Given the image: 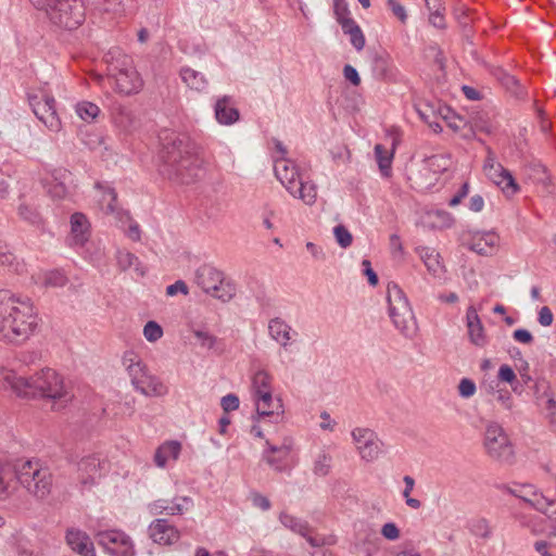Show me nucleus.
I'll return each mask as SVG.
<instances>
[{
    "label": "nucleus",
    "mask_w": 556,
    "mask_h": 556,
    "mask_svg": "<svg viewBox=\"0 0 556 556\" xmlns=\"http://www.w3.org/2000/svg\"><path fill=\"white\" fill-rule=\"evenodd\" d=\"M39 324L37 308L28 296L0 290V341L21 345L36 333Z\"/></svg>",
    "instance_id": "nucleus-1"
},
{
    "label": "nucleus",
    "mask_w": 556,
    "mask_h": 556,
    "mask_svg": "<svg viewBox=\"0 0 556 556\" xmlns=\"http://www.w3.org/2000/svg\"><path fill=\"white\" fill-rule=\"evenodd\" d=\"M160 173L170 180L189 184L203 165L199 148L191 141L178 140L167 147L162 155Z\"/></svg>",
    "instance_id": "nucleus-2"
},
{
    "label": "nucleus",
    "mask_w": 556,
    "mask_h": 556,
    "mask_svg": "<svg viewBox=\"0 0 556 556\" xmlns=\"http://www.w3.org/2000/svg\"><path fill=\"white\" fill-rule=\"evenodd\" d=\"M103 60L106 64V80L112 89L121 96L137 94L143 88V79L131 56L121 49L109 50Z\"/></svg>",
    "instance_id": "nucleus-3"
},
{
    "label": "nucleus",
    "mask_w": 556,
    "mask_h": 556,
    "mask_svg": "<svg viewBox=\"0 0 556 556\" xmlns=\"http://www.w3.org/2000/svg\"><path fill=\"white\" fill-rule=\"evenodd\" d=\"M74 395L64 378L52 368H42L28 377V400L45 399L52 403L54 410L66 407Z\"/></svg>",
    "instance_id": "nucleus-4"
},
{
    "label": "nucleus",
    "mask_w": 556,
    "mask_h": 556,
    "mask_svg": "<svg viewBox=\"0 0 556 556\" xmlns=\"http://www.w3.org/2000/svg\"><path fill=\"white\" fill-rule=\"evenodd\" d=\"M277 179L295 199L313 205L317 199L316 185L308 180L290 159H278L274 165Z\"/></svg>",
    "instance_id": "nucleus-5"
},
{
    "label": "nucleus",
    "mask_w": 556,
    "mask_h": 556,
    "mask_svg": "<svg viewBox=\"0 0 556 556\" xmlns=\"http://www.w3.org/2000/svg\"><path fill=\"white\" fill-rule=\"evenodd\" d=\"M33 5L46 12L54 25L75 29L85 21V5L81 0H29Z\"/></svg>",
    "instance_id": "nucleus-6"
},
{
    "label": "nucleus",
    "mask_w": 556,
    "mask_h": 556,
    "mask_svg": "<svg viewBox=\"0 0 556 556\" xmlns=\"http://www.w3.org/2000/svg\"><path fill=\"white\" fill-rule=\"evenodd\" d=\"M16 479L29 494L43 500L50 495L53 488V473L39 460L22 462L16 468Z\"/></svg>",
    "instance_id": "nucleus-7"
},
{
    "label": "nucleus",
    "mask_w": 556,
    "mask_h": 556,
    "mask_svg": "<svg viewBox=\"0 0 556 556\" xmlns=\"http://www.w3.org/2000/svg\"><path fill=\"white\" fill-rule=\"evenodd\" d=\"M27 100L33 113L50 131L61 130L62 123L56 113V102L48 84L30 87Z\"/></svg>",
    "instance_id": "nucleus-8"
},
{
    "label": "nucleus",
    "mask_w": 556,
    "mask_h": 556,
    "mask_svg": "<svg viewBox=\"0 0 556 556\" xmlns=\"http://www.w3.org/2000/svg\"><path fill=\"white\" fill-rule=\"evenodd\" d=\"M388 312L394 327L405 337L410 338L415 332V318L405 292L396 285L389 283L387 288Z\"/></svg>",
    "instance_id": "nucleus-9"
},
{
    "label": "nucleus",
    "mask_w": 556,
    "mask_h": 556,
    "mask_svg": "<svg viewBox=\"0 0 556 556\" xmlns=\"http://www.w3.org/2000/svg\"><path fill=\"white\" fill-rule=\"evenodd\" d=\"M194 283L206 294L222 301H230L236 293L232 283L225 280L223 271L212 265H201L194 273Z\"/></svg>",
    "instance_id": "nucleus-10"
},
{
    "label": "nucleus",
    "mask_w": 556,
    "mask_h": 556,
    "mask_svg": "<svg viewBox=\"0 0 556 556\" xmlns=\"http://www.w3.org/2000/svg\"><path fill=\"white\" fill-rule=\"evenodd\" d=\"M485 453L494 460L511 465L515 462V447L504 428L497 422H489L483 434Z\"/></svg>",
    "instance_id": "nucleus-11"
},
{
    "label": "nucleus",
    "mask_w": 556,
    "mask_h": 556,
    "mask_svg": "<svg viewBox=\"0 0 556 556\" xmlns=\"http://www.w3.org/2000/svg\"><path fill=\"white\" fill-rule=\"evenodd\" d=\"M263 458L276 471H290L298 463L293 439L286 438L280 445L266 441Z\"/></svg>",
    "instance_id": "nucleus-12"
},
{
    "label": "nucleus",
    "mask_w": 556,
    "mask_h": 556,
    "mask_svg": "<svg viewBox=\"0 0 556 556\" xmlns=\"http://www.w3.org/2000/svg\"><path fill=\"white\" fill-rule=\"evenodd\" d=\"M483 172L495 184L506 198H511L520 191V187L511 173L496 162L494 153L489 150L484 160Z\"/></svg>",
    "instance_id": "nucleus-13"
},
{
    "label": "nucleus",
    "mask_w": 556,
    "mask_h": 556,
    "mask_svg": "<svg viewBox=\"0 0 556 556\" xmlns=\"http://www.w3.org/2000/svg\"><path fill=\"white\" fill-rule=\"evenodd\" d=\"M352 442L361 459L372 463L382 454V441L377 433L366 427H356L351 432Z\"/></svg>",
    "instance_id": "nucleus-14"
},
{
    "label": "nucleus",
    "mask_w": 556,
    "mask_h": 556,
    "mask_svg": "<svg viewBox=\"0 0 556 556\" xmlns=\"http://www.w3.org/2000/svg\"><path fill=\"white\" fill-rule=\"evenodd\" d=\"M100 546L111 556H135L131 538L118 529L102 530L96 533Z\"/></svg>",
    "instance_id": "nucleus-15"
},
{
    "label": "nucleus",
    "mask_w": 556,
    "mask_h": 556,
    "mask_svg": "<svg viewBox=\"0 0 556 556\" xmlns=\"http://www.w3.org/2000/svg\"><path fill=\"white\" fill-rule=\"evenodd\" d=\"M256 412V420L269 418L273 422L283 419L285 406L280 395H274V391L262 393L251 399Z\"/></svg>",
    "instance_id": "nucleus-16"
},
{
    "label": "nucleus",
    "mask_w": 556,
    "mask_h": 556,
    "mask_svg": "<svg viewBox=\"0 0 556 556\" xmlns=\"http://www.w3.org/2000/svg\"><path fill=\"white\" fill-rule=\"evenodd\" d=\"M72 174L63 168L54 169L43 178V188L53 200H64L72 195Z\"/></svg>",
    "instance_id": "nucleus-17"
},
{
    "label": "nucleus",
    "mask_w": 556,
    "mask_h": 556,
    "mask_svg": "<svg viewBox=\"0 0 556 556\" xmlns=\"http://www.w3.org/2000/svg\"><path fill=\"white\" fill-rule=\"evenodd\" d=\"M105 463L97 455H89L78 463L77 480L81 490H90L103 475Z\"/></svg>",
    "instance_id": "nucleus-18"
},
{
    "label": "nucleus",
    "mask_w": 556,
    "mask_h": 556,
    "mask_svg": "<svg viewBox=\"0 0 556 556\" xmlns=\"http://www.w3.org/2000/svg\"><path fill=\"white\" fill-rule=\"evenodd\" d=\"M268 337L282 350L288 351L298 337V331L281 317H273L267 325Z\"/></svg>",
    "instance_id": "nucleus-19"
},
{
    "label": "nucleus",
    "mask_w": 556,
    "mask_h": 556,
    "mask_svg": "<svg viewBox=\"0 0 556 556\" xmlns=\"http://www.w3.org/2000/svg\"><path fill=\"white\" fill-rule=\"evenodd\" d=\"M28 377L20 375L9 365L0 366V390L9 391L21 399L27 397Z\"/></svg>",
    "instance_id": "nucleus-20"
},
{
    "label": "nucleus",
    "mask_w": 556,
    "mask_h": 556,
    "mask_svg": "<svg viewBox=\"0 0 556 556\" xmlns=\"http://www.w3.org/2000/svg\"><path fill=\"white\" fill-rule=\"evenodd\" d=\"M279 521L285 528L306 539L308 544L313 547H319L326 544V539L320 535H313L308 522L301 518L282 511L279 515Z\"/></svg>",
    "instance_id": "nucleus-21"
},
{
    "label": "nucleus",
    "mask_w": 556,
    "mask_h": 556,
    "mask_svg": "<svg viewBox=\"0 0 556 556\" xmlns=\"http://www.w3.org/2000/svg\"><path fill=\"white\" fill-rule=\"evenodd\" d=\"M465 321L469 342L477 348L486 346L489 337L475 305L467 307Z\"/></svg>",
    "instance_id": "nucleus-22"
},
{
    "label": "nucleus",
    "mask_w": 556,
    "mask_h": 556,
    "mask_svg": "<svg viewBox=\"0 0 556 556\" xmlns=\"http://www.w3.org/2000/svg\"><path fill=\"white\" fill-rule=\"evenodd\" d=\"M501 238L494 231H478L471 235L468 248L484 256L494 255L500 249Z\"/></svg>",
    "instance_id": "nucleus-23"
},
{
    "label": "nucleus",
    "mask_w": 556,
    "mask_h": 556,
    "mask_svg": "<svg viewBox=\"0 0 556 556\" xmlns=\"http://www.w3.org/2000/svg\"><path fill=\"white\" fill-rule=\"evenodd\" d=\"M391 147L388 148L384 144L378 143L375 146V159L378 164L379 170L383 177H390L392 173V162L396 147L401 141L400 135L394 131L390 134Z\"/></svg>",
    "instance_id": "nucleus-24"
},
{
    "label": "nucleus",
    "mask_w": 556,
    "mask_h": 556,
    "mask_svg": "<svg viewBox=\"0 0 556 556\" xmlns=\"http://www.w3.org/2000/svg\"><path fill=\"white\" fill-rule=\"evenodd\" d=\"M66 544L80 556H96V548L90 536L78 528H70L65 535Z\"/></svg>",
    "instance_id": "nucleus-25"
},
{
    "label": "nucleus",
    "mask_w": 556,
    "mask_h": 556,
    "mask_svg": "<svg viewBox=\"0 0 556 556\" xmlns=\"http://www.w3.org/2000/svg\"><path fill=\"white\" fill-rule=\"evenodd\" d=\"M149 534L154 543L161 545H172L179 538V531L165 519H156L149 526Z\"/></svg>",
    "instance_id": "nucleus-26"
},
{
    "label": "nucleus",
    "mask_w": 556,
    "mask_h": 556,
    "mask_svg": "<svg viewBox=\"0 0 556 556\" xmlns=\"http://www.w3.org/2000/svg\"><path fill=\"white\" fill-rule=\"evenodd\" d=\"M192 506V500L186 496L176 497L173 502L157 500L149 505L152 515H181Z\"/></svg>",
    "instance_id": "nucleus-27"
},
{
    "label": "nucleus",
    "mask_w": 556,
    "mask_h": 556,
    "mask_svg": "<svg viewBox=\"0 0 556 556\" xmlns=\"http://www.w3.org/2000/svg\"><path fill=\"white\" fill-rule=\"evenodd\" d=\"M214 113L216 121L222 125H232L240 117L239 111L229 96H223L216 100Z\"/></svg>",
    "instance_id": "nucleus-28"
},
{
    "label": "nucleus",
    "mask_w": 556,
    "mask_h": 556,
    "mask_svg": "<svg viewBox=\"0 0 556 556\" xmlns=\"http://www.w3.org/2000/svg\"><path fill=\"white\" fill-rule=\"evenodd\" d=\"M122 363L134 387L149 374L147 365L135 351H126L123 355Z\"/></svg>",
    "instance_id": "nucleus-29"
},
{
    "label": "nucleus",
    "mask_w": 556,
    "mask_h": 556,
    "mask_svg": "<svg viewBox=\"0 0 556 556\" xmlns=\"http://www.w3.org/2000/svg\"><path fill=\"white\" fill-rule=\"evenodd\" d=\"M89 235L90 224L87 217L81 213H74L71 217V244L77 247L84 245Z\"/></svg>",
    "instance_id": "nucleus-30"
},
{
    "label": "nucleus",
    "mask_w": 556,
    "mask_h": 556,
    "mask_svg": "<svg viewBox=\"0 0 556 556\" xmlns=\"http://www.w3.org/2000/svg\"><path fill=\"white\" fill-rule=\"evenodd\" d=\"M181 453V444L178 441H165L154 454V463L157 467L164 468L176 462Z\"/></svg>",
    "instance_id": "nucleus-31"
},
{
    "label": "nucleus",
    "mask_w": 556,
    "mask_h": 556,
    "mask_svg": "<svg viewBox=\"0 0 556 556\" xmlns=\"http://www.w3.org/2000/svg\"><path fill=\"white\" fill-rule=\"evenodd\" d=\"M453 164L452 157L445 153L433 154L424 159L422 168L426 177L439 176L446 172Z\"/></svg>",
    "instance_id": "nucleus-32"
},
{
    "label": "nucleus",
    "mask_w": 556,
    "mask_h": 556,
    "mask_svg": "<svg viewBox=\"0 0 556 556\" xmlns=\"http://www.w3.org/2000/svg\"><path fill=\"white\" fill-rule=\"evenodd\" d=\"M96 189L99 194V205L102 212L106 215H119L123 211L117 207L116 192L108 184L97 182Z\"/></svg>",
    "instance_id": "nucleus-33"
},
{
    "label": "nucleus",
    "mask_w": 556,
    "mask_h": 556,
    "mask_svg": "<svg viewBox=\"0 0 556 556\" xmlns=\"http://www.w3.org/2000/svg\"><path fill=\"white\" fill-rule=\"evenodd\" d=\"M274 391V377L266 369L256 370L251 377L250 395L251 399L262 393Z\"/></svg>",
    "instance_id": "nucleus-34"
},
{
    "label": "nucleus",
    "mask_w": 556,
    "mask_h": 556,
    "mask_svg": "<svg viewBox=\"0 0 556 556\" xmlns=\"http://www.w3.org/2000/svg\"><path fill=\"white\" fill-rule=\"evenodd\" d=\"M135 388L146 396H164L168 392L166 384L159 377L151 374L139 380Z\"/></svg>",
    "instance_id": "nucleus-35"
},
{
    "label": "nucleus",
    "mask_w": 556,
    "mask_h": 556,
    "mask_svg": "<svg viewBox=\"0 0 556 556\" xmlns=\"http://www.w3.org/2000/svg\"><path fill=\"white\" fill-rule=\"evenodd\" d=\"M179 76L189 89L197 92H204L208 87V80L205 75L189 66H182L179 71Z\"/></svg>",
    "instance_id": "nucleus-36"
},
{
    "label": "nucleus",
    "mask_w": 556,
    "mask_h": 556,
    "mask_svg": "<svg viewBox=\"0 0 556 556\" xmlns=\"http://www.w3.org/2000/svg\"><path fill=\"white\" fill-rule=\"evenodd\" d=\"M415 251L432 276H441L443 273V265L441 263L440 254L434 249L429 247H417Z\"/></svg>",
    "instance_id": "nucleus-37"
},
{
    "label": "nucleus",
    "mask_w": 556,
    "mask_h": 556,
    "mask_svg": "<svg viewBox=\"0 0 556 556\" xmlns=\"http://www.w3.org/2000/svg\"><path fill=\"white\" fill-rule=\"evenodd\" d=\"M544 493L532 483H520V491L518 498L523 501L530 507L535 509H542L543 503H545Z\"/></svg>",
    "instance_id": "nucleus-38"
},
{
    "label": "nucleus",
    "mask_w": 556,
    "mask_h": 556,
    "mask_svg": "<svg viewBox=\"0 0 556 556\" xmlns=\"http://www.w3.org/2000/svg\"><path fill=\"white\" fill-rule=\"evenodd\" d=\"M117 266L121 270H129L132 269L138 277H143L146 275V267L140 262V260L132 253L128 251H118L116 254Z\"/></svg>",
    "instance_id": "nucleus-39"
},
{
    "label": "nucleus",
    "mask_w": 556,
    "mask_h": 556,
    "mask_svg": "<svg viewBox=\"0 0 556 556\" xmlns=\"http://www.w3.org/2000/svg\"><path fill=\"white\" fill-rule=\"evenodd\" d=\"M332 469V456L327 447H321L313 457L312 470L315 476L326 477Z\"/></svg>",
    "instance_id": "nucleus-40"
},
{
    "label": "nucleus",
    "mask_w": 556,
    "mask_h": 556,
    "mask_svg": "<svg viewBox=\"0 0 556 556\" xmlns=\"http://www.w3.org/2000/svg\"><path fill=\"white\" fill-rule=\"evenodd\" d=\"M0 267L7 268L9 271L23 274L26 265L23 261H17L16 256L11 252L9 247L0 240Z\"/></svg>",
    "instance_id": "nucleus-41"
},
{
    "label": "nucleus",
    "mask_w": 556,
    "mask_h": 556,
    "mask_svg": "<svg viewBox=\"0 0 556 556\" xmlns=\"http://www.w3.org/2000/svg\"><path fill=\"white\" fill-rule=\"evenodd\" d=\"M344 35L350 37V42L355 50L362 51L366 45L365 35L359 25L352 20L340 25Z\"/></svg>",
    "instance_id": "nucleus-42"
},
{
    "label": "nucleus",
    "mask_w": 556,
    "mask_h": 556,
    "mask_svg": "<svg viewBox=\"0 0 556 556\" xmlns=\"http://www.w3.org/2000/svg\"><path fill=\"white\" fill-rule=\"evenodd\" d=\"M516 520L519 525L528 529L532 534H542L545 531V520L536 515L531 514H517Z\"/></svg>",
    "instance_id": "nucleus-43"
},
{
    "label": "nucleus",
    "mask_w": 556,
    "mask_h": 556,
    "mask_svg": "<svg viewBox=\"0 0 556 556\" xmlns=\"http://www.w3.org/2000/svg\"><path fill=\"white\" fill-rule=\"evenodd\" d=\"M376 71L378 77L384 81L395 83L399 79V70L389 59H378L376 61Z\"/></svg>",
    "instance_id": "nucleus-44"
},
{
    "label": "nucleus",
    "mask_w": 556,
    "mask_h": 556,
    "mask_svg": "<svg viewBox=\"0 0 556 556\" xmlns=\"http://www.w3.org/2000/svg\"><path fill=\"white\" fill-rule=\"evenodd\" d=\"M281 208L279 207L278 204H264L261 211L263 226L268 230H273L275 228L276 223L281 220Z\"/></svg>",
    "instance_id": "nucleus-45"
},
{
    "label": "nucleus",
    "mask_w": 556,
    "mask_h": 556,
    "mask_svg": "<svg viewBox=\"0 0 556 556\" xmlns=\"http://www.w3.org/2000/svg\"><path fill=\"white\" fill-rule=\"evenodd\" d=\"M15 479L16 471L14 472L10 466L0 464V501L11 494Z\"/></svg>",
    "instance_id": "nucleus-46"
},
{
    "label": "nucleus",
    "mask_w": 556,
    "mask_h": 556,
    "mask_svg": "<svg viewBox=\"0 0 556 556\" xmlns=\"http://www.w3.org/2000/svg\"><path fill=\"white\" fill-rule=\"evenodd\" d=\"M17 214L23 220L30 225L40 226L42 223L40 213L33 204L26 202L21 203L17 208Z\"/></svg>",
    "instance_id": "nucleus-47"
},
{
    "label": "nucleus",
    "mask_w": 556,
    "mask_h": 556,
    "mask_svg": "<svg viewBox=\"0 0 556 556\" xmlns=\"http://www.w3.org/2000/svg\"><path fill=\"white\" fill-rule=\"evenodd\" d=\"M76 114L85 122L90 123L96 119L100 113L97 104L89 101H81L76 104Z\"/></svg>",
    "instance_id": "nucleus-48"
},
{
    "label": "nucleus",
    "mask_w": 556,
    "mask_h": 556,
    "mask_svg": "<svg viewBox=\"0 0 556 556\" xmlns=\"http://www.w3.org/2000/svg\"><path fill=\"white\" fill-rule=\"evenodd\" d=\"M404 489L402 491V496L405 501V504L412 509H419L421 507V502L418 498L412 497L410 494L415 489V479L412 476H404L403 478Z\"/></svg>",
    "instance_id": "nucleus-49"
},
{
    "label": "nucleus",
    "mask_w": 556,
    "mask_h": 556,
    "mask_svg": "<svg viewBox=\"0 0 556 556\" xmlns=\"http://www.w3.org/2000/svg\"><path fill=\"white\" fill-rule=\"evenodd\" d=\"M485 391L488 394L494 393L495 401L502 408L508 412L513 410L515 402L511 393L507 389H498L495 391L493 386H489Z\"/></svg>",
    "instance_id": "nucleus-50"
},
{
    "label": "nucleus",
    "mask_w": 556,
    "mask_h": 556,
    "mask_svg": "<svg viewBox=\"0 0 556 556\" xmlns=\"http://www.w3.org/2000/svg\"><path fill=\"white\" fill-rule=\"evenodd\" d=\"M142 334L148 342L155 343L163 337L164 330L162 326L155 320H149L143 326Z\"/></svg>",
    "instance_id": "nucleus-51"
},
{
    "label": "nucleus",
    "mask_w": 556,
    "mask_h": 556,
    "mask_svg": "<svg viewBox=\"0 0 556 556\" xmlns=\"http://www.w3.org/2000/svg\"><path fill=\"white\" fill-rule=\"evenodd\" d=\"M333 15L339 25L354 20L345 0H333Z\"/></svg>",
    "instance_id": "nucleus-52"
},
{
    "label": "nucleus",
    "mask_w": 556,
    "mask_h": 556,
    "mask_svg": "<svg viewBox=\"0 0 556 556\" xmlns=\"http://www.w3.org/2000/svg\"><path fill=\"white\" fill-rule=\"evenodd\" d=\"M115 218L118 219L123 224L128 223V228L126 230V233H127V236L132 241H139L140 240V228H139V225L136 222L131 220V218H130V216H129V214L127 212L123 211Z\"/></svg>",
    "instance_id": "nucleus-53"
},
{
    "label": "nucleus",
    "mask_w": 556,
    "mask_h": 556,
    "mask_svg": "<svg viewBox=\"0 0 556 556\" xmlns=\"http://www.w3.org/2000/svg\"><path fill=\"white\" fill-rule=\"evenodd\" d=\"M190 330L202 348L211 350L215 346L217 339L211 332L194 327H191Z\"/></svg>",
    "instance_id": "nucleus-54"
},
{
    "label": "nucleus",
    "mask_w": 556,
    "mask_h": 556,
    "mask_svg": "<svg viewBox=\"0 0 556 556\" xmlns=\"http://www.w3.org/2000/svg\"><path fill=\"white\" fill-rule=\"evenodd\" d=\"M67 282V277L62 270L54 269L45 274L43 283L48 287H63Z\"/></svg>",
    "instance_id": "nucleus-55"
},
{
    "label": "nucleus",
    "mask_w": 556,
    "mask_h": 556,
    "mask_svg": "<svg viewBox=\"0 0 556 556\" xmlns=\"http://www.w3.org/2000/svg\"><path fill=\"white\" fill-rule=\"evenodd\" d=\"M333 235H334L337 243L343 249L349 248L353 242V237H352L351 232L343 225H337L333 228Z\"/></svg>",
    "instance_id": "nucleus-56"
},
{
    "label": "nucleus",
    "mask_w": 556,
    "mask_h": 556,
    "mask_svg": "<svg viewBox=\"0 0 556 556\" xmlns=\"http://www.w3.org/2000/svg\"><path fill=\"white\" fill-rule=\"evenodd\" d=\"M533 548L540 556H556V554L554 553V548H556L554 539L536 540L533 543Z\"/></svg>",
    "instance_id": "nucleus-57"
},
{
    "label": "nucleus",
    "mask_w": 556,
    "mask_h": 556,
    "mask_svg": "<svg viewBox=\"0 0 556 556\" xmlns=\"http://www.w3.org/2000/svg\"><path fill=\"white\" fill-rule=\"evenodd\" d=\"M497 378L500 381L510 384L514 392H518L517 387H515V383L517 382V376L509 365L503 364L500 367Z\"/></svg>",
    "instance_id": "nucleus-58"
},
{
    "label": "nucleus",
    "mask_w": 556,
    "mask_h": 556,
    "mask_svg": "<svg viewBox=\"0 0 556 556\" xmlns=\"http://www.w3.org/2000/svg\"><path fill=\"white\" fill-rule=\"evenodd\" d=\"M457 392L463 399H470L477 392V386L470 378H462L457 386Z\"/></svg>",
    "instance_id": "nucleus-59"
},
{
    "label": "nucleus",
    "mask_w": 556,
    "mask_h": 556,
    "mask_svg": "<svg viewBox=\"0 0 556 556\" xmlns=\"http://www.w3.org/2000/svg\"><path fill=\"white\" fill-rule=\"evenodd\" d=\"M387 7L394 17H396L401 24H406L408 14L405 7L399 0H388Z\"/></svg>",
    "instance_id": "nucleus-60"
},
{
    "label": "nucleus",
    "mask_w": 556,
    "mask_h": 556,
    "mask_svg": "<svg viewBox=\"0 0 556 556\" xmlns=\"http://www.w3.org/2000/svg\"><path fill=\"white\" fill-rule=\"evenodd\" d=\"M92 3L105 12L119 13L124 11L125 0H92Z\"/></svg>",
    "instance_id": "nucleus-61"
},
{
    "label": "nucleus",
    "mask_w": 556,
    "mask_h": 556,
    "mask_svg": "<svg viewBox=\"0 0 556 556\" xmlns=\"http://www.w3.org/2000/svg\"><path fill=\"white\" fill-rule=\"evenodd\" d=\"M470 532L480 538H486L490 534V526L486 519L478 518L470 522Z\"/></svg>",
    "instance_id": "nucleus-62"
},
{
    "label": "nucleus",
    "mask_w": 556,
    "mask_h": 556,
    "mask_svg": "<svg viewBox=\"0 0 556 556\" xmlns=\"http://www.w3.org/2000/svg\"><path fill=\"white\" fill-rule=\"evenodd\" d=\"M380 533L386 540L389 541H396L401 536V530L394 522H387L382 525Z\"/></svg>",
    "instance_id": "nucleus-63"
},
{
    "label": "nucleus",
    "mask_w": 556,
    "mask_h": 556,
    "mask_svg": "<svg viewBox=\"0 0 556 556\" xmlns=\"http://www.w3.org/2000/svg\"><path fill=\"white\" fill-rule=\"evenodd\" d=\"M538 511L543 514L552 522L556 523V498H549L546 496L542 509H539Z\"/></svg>",
    "instance_id": "nucleus-64"
}]
</instances>
